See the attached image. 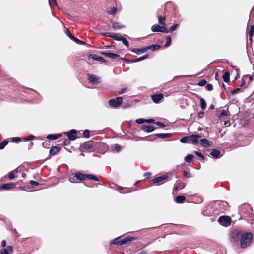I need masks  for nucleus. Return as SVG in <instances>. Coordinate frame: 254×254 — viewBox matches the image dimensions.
I'll return each mask as SVG.
<instances>
[{
	"label": "nucleus",
	"instance_id": "nucleus-62",
	"mask_svg": "<svg viewBox=\"0 0 254 254\" xmlns=\"http://www.w3.org/2000/svg\"><path fill=\"white\" fill-rule=\"evenodd\" d=\"M179 189V187L178 186V184L177 183V182L176 183V184L174 185V187L173 188V190L174 191H177Z\"/></svg>",
	"mask_w": 254,
	"mask_h": 254
},
{
	"label": "nucleus",
	"instance_id": "nucleus-50",
	"mask_svg": "<svg viewBox=\"0 0 254 254\" xmlns=\"http://www.w3.org/2000/svg\"><path fill=\"white\" fill-rule=\"evenodd\" d=\"M119 237L115 238L111 241V244H119V241L118 240Z\"/></svg>",
	"mask_w": 254,
	"mask_h": 254
},
{
	"label": "nucleus",
	"instance_id": "nucleus-8",
	"mask_svg": "<svg viewBox=\"0 0 254 254\" xmlns=\"http://www.w3.org/2000/svg\"><path fill=\"white\" fill-rule=\"evenodd\" d=\"M151 98L154 103L158 104L164 99V95L162 93L154 94L151 96Z\"/></svg>",
	"mask_w": 254,
	"mask_h": 254
},
{
	"label": "nucleus",
	"instance_id": "nucleus-63",
	"mask_svg": "<svg viewBox=\"0 0 254 254\" xmlns=\"http://www.w3.org/2000/svg\"><path fill=\"white\" fill-rule=\"evenodd\" d=\"M72 40L78 44H79L80 42L81 41L80 40H79V39L75 37H74V38L72 39Z\"/></svg>",
	"mask_w": 254,
	"mask_h": 254
},
{
	"label": "nucleus",
	"instance_id": "nucleus-17",
	"mask_svg": "<svg viewBox=\"0 0 254 254\" xmlns=\"http://www.w3.org/2000/svg\"><path fill=\"white\" fill-rule=\"evenodd\" d=\"M14 184L12 183L4 184L0 186V190H8L11 189L14 187Z\"/></svg>",
	"mask_w": 254,
	"mask_h": 254
},
{
	"label": "nucleus",
	"instance_id": "nucleus-61",
	"mask_svg": "<svg viewBox=\"0 0 254 254\" xmlns=\"http://www.w3.org/2000/svg\"><path fill=\"white\" fill-rule=\"evenodd\" d=\"M69 140L68 139H68L64 138V140L63 141V143L64 145H67L69 144Z\"/></svg>",
	"mask_w": 254,
	"mask_h": 254
},
{
	"label": "nucleus",
	"instance_id": "nucleus-55",
	"mask_svg": "<svg viewBox=\"0 0 254 254\" xmlns=\"http://www.w3.org/2000/svg\"><path fill=\"white\" fill-rule=\"evenodd\" d=\"M155 124H156L157 126H158L160 128H163L165 127V125L161 122H156L155 123Z\"/></svg>",
	"mask_w": 254,
	"mask_h": 254
},
{
	"label": "nucleus",
	"instance_id": "nucleus-56",
	"mask_svg": "<svg viewBox=\"0 0 254 254\" xmlns=\"http://www.w3.org/2000/svg\"><path fill=\"white\" fill-rule=\"evenodd\" d=\"M42 146L44 148H48L50 146V142L49 141H45L42 143Z\"/></svg>",
	"mask_w": 254,
	"mask_h": 254
},
{
	"label": "nucleus",
	"instance_id": "nucleus-36",
	"mask_svg": "<svg viewBox=\"0 0 254 254\" xmlns=\"http://www.w3.org/2000/svg\"><path fill=\"white\" fill-rule=\"evenodd\" d=\"M180 141L181 143H190L189 136L183 137L180 139Z\"/></svg>",
	"mask_w": 254,
	"mask_h": 254
},
{
	"label": "nucleus",
	"instance_id": "nucleus-44",
	"mask_svg": "<svg viewBox=\"0 0 254 254\" xmlns=\"http://www.w3.org/2000/svg\"><path fill=\"white\" fill-rule=\"evenodd\" d=\"M66 35L71 39L72 40L74 37L75 36H74L73 35H72V34L71 33V32L69 31V30H68V29H67L66 30V32H65Z\"/></svg>",
	"mask_w": 254,
	"mask_h": 254
},
{
	"label": "nucleus",
	"instance_id": "nucleus-12",
	"mask_svg": "<svg viewBox=\"0 0 254 254\" xmlns=\"http://www.w3.org/2000/svg\"><path fill=\"white\" fill-rule=\"evenodd\" d=\"M101 53L102 55H103L107 57H109L111 59H115L116 58H118L119 57V55H118V54H115L113 53H111V52L102 51L101 52Z\"/></svg>",
	"mask_w": 254,
	"mask_h": 254
},
{
	"label": "nucleus",
	"instance_id": "nucleus-3",
	"mask_svg": "<svg viewBox=\"0 0 254 254\" xmlns=\"http://www.w3.org/2000/svg\"><path fill=\"white\" fill-rule=\"evenodd\" d=\"M123 98L122 97H118L116 99H112L109 101V105L113 108H117L122 103Z\"/></svg>",
	"mask_w": 254,
	"mask_h": 254
},
{
	"label": "nucleus",
	"instance_id": "nucleus-42",
	"mask_svg": "<svg viewBox=\"0 0 254 254\" xmlns=\"http://www.w3.org/2000/svg\"><path fill=\"white\" fill-rule=\"evenodd\" d=\"M122 40H121V41H122L123 44L126 46V47H128L129 46V43H128V42L127 41V40L126 39V38L125 37H123Z\"/></svg>",
	"mask_w": 254,
	"mask_h": 254
},
{
	"label": "nucleus",
	"instance_id": "nucleus-59",
	"mask_svg": "<svg viewBox=\"0 0 254 254\" xmlns=\"http://www.w3.org/2000/svg\"><path fill=\"white\" fill-rule=\"evenodd\" d=\"M84 147L85 148L90 149V148H92L93 147V146H92V144L87 143V144H85L84 145Z\"/></svg>",
	"mask_w": 254,
	"mask_h": 254
},
{
	"label": "nucleus",
	"instance_id": "nucleus-10",
	"mask_svg": "<svg viewBox=\"0 0 254 254\" xmlns=\"http://www.w3.org/2000/svg\"><path fill=\"white\" fill-rule=\"evenodd\" d=\"M167 175H163L155 177L152 180V182L154 184H158L159 185L162 184L164 181L168 179Z\"/></svg>",
	"mask_w": 254,
	"mask_h": 254
},
{
	"label": "nucleus",
	"instance_id": "nucleus-34",
	"mask_svg": "<svg viewBox=\"0 0 254 254\" xmlns=\"http://www.w3.org/2000/svg\"><path fill=\"white\" fill-rule=\"evenodd\" d=\"M123 37L120 36L118 34L113 33L112 38L116 41H121Z\"/></svg>",
	"mask_w": 254,
	"mask_h": 254
},
{
	"label": "nucleus",
	"instance_id": "nucleus-31",
	"mask_svg": "<svg viewBox=\"0 0 254 254\" xmlns=\"http://www.w3.org/2000/svg\"><path fill=\"white\" fill-rule=\"evenodd\" d=\"M166 41L164 45V47H168L170 45V44L171 43V41H172L171 37L170 36L167 35L166 37Z\"/></svg>",
	"mask_w": 254,
	"mask_h": 254
},
{
	"label": "nucleus",
	"instance_id": "nucleus-43",
	"mask_svg": "<svg viewBox=\"0 0 254 254\" xmlns=\"http://www.w3.org/2000/svg\"><path fill=\"white\" fill-rule=\"evenodd\" d=\"M8 178L10 179V180H12V179H13L14 178H15V175H14V171H10L8 173Z\"/></svg>",
	"mask_w": 254,
	"mask_h": 254
},
{
	"label": "nucleus",
	"instance_id": "nucleus-51",
	"mask_svg": "<svg viewBox=\"0 0 254 254\" xmlns=\"http://www.w3.org/2000/svg\"><path fill=\"white\" fill-rule=\"evenodd\" d=\"M206 81L205 79H202L198 82V85L200 86H203L206 84Z\"/></svg>",
	"mask_w": 254,
	"mask_h": 254
},
{
	"label": "nucleus",
	"instance_id": "nucleus-40",
	"mask_svg": "<svg viewBox=\"0 0 254 254\" xmlns=\"http://www.w3.org/2000/svg\"><path fill=\"white\" fill-rule=\"evenodd\" d=\"M177 182V183L179 187V190L182 189L185 187L186 184L185 183H183V182H180L179 181H178Z\"/></svg>",
	"mask_w": 254,
	"mask_h": 254
},
{
	"label": "nucleus",
	"instance_id": "nucleus-24",
	"mask_svg": "<svg viewBox=\"0 0 254 254\" xmlns=\"http://www.w3.org/2000/svg\"><path fill=\"white\" fill-rule=\"evenodd\" d=\"M61 136V134H49L47 135V138L49 140H56Z\"/></svg>",
	"mask_w": 254,
	"mask_h": 254
},
{
	"label": "nucleus",
	"instance_id": "nucleus-26",
	"mask_svg": "<svg viewBox=\"0 0 254 254\" xmlns=\"http://www.w3.org/2000/svg\"><path fill=\"white\" fill-rule=\"evenodd\" d=\"M146 50H151L152 51H155L159 49L160 48V46L157 44H154L148 47H146Z\"/></svg>",
	"mask_w": 254,
	"mask_h": 254
},
{
	"label": "nucleus",
	"instance_id": "nucleus-54",
	"mask_svg": "<svg viewBox=\"0 0 254 254\" xmlns=\"http://www.w3.org/2000/svg\"><path fill=\"white\" fill-rule=\"evenodd\" d=\"M148 56H149L148 54H146V55H143V56H141V57H140L138 58H137V60L138 61V62H139V61H141V60H144V59H146V58H148Z\"/></svg>",
	"mask_w": 254,
	"mask_h": 254
},
{
	"label": "nucleus",
	"instance_id": "nucleus-6",
	"mask_svg": "<svg viewBox=\"0 0 254 254\" xmlns=\"http://www.w3.org/2000/svg\"><path fill=\"white\" fill-rule=\"evenodd\" d=\"M152 31L154 32H160L164 33H168L169 30L164 26H161L158 25H154L152 26Z\"/></svg>",
	"mask_w": 254,
	"mask_h": 254
},
{
	"label": "nucleus",
	"instance_id": "nucleus-48",
	"mask_svg": "<svg viewBox=\"0 0 254 254\" xmlns=\"http://www.w3.org/2000/svg\"><path fill=\"white\" fill-rule=\"evenodd\" d=\"M34 136L33 135H30L24 138V140L29 141L33 140L34 138Z\"/></svg>",
	"mask_w": 254,
	"mask_h": 254
},
{
	"label": "nucleus",
	"instance_id": "nucleus-38",
	"mask_svg": "<svg viewBox=\"0 0 254 254\" xmlns=\"http://www.w3.org/2000/svg\"><path fill=\"white\" fill-rule=\"evenodd\" d=\"M8 143V141L7 140H4L0 143V150L3 149Z\"/></svg>",
	"mask_w": 254,
	"mask_h": 254
},
{
	"label": "nucleus",
	"instance_id": "nucleus-46",
	"mask_svg": "<svg viewBox=\"0 0 254 254\" xmlns=\"http://www.w3.org/2000/svg\"><path fill=\"white\" fill-rule=\"evenodd\" d=\"M243 78H244V80H247L248 78L249 82H250L253 80V77L250 75H245V76H244Z\"/></svg>",
	"mask_w": 254,
	"mask_h": 254
},
{
	"label": "nucleus",
	"instance_id": "nucleus-39",
	"mask_svg": "<svg viewBox=\"0 0 254 254\" xmlns=\"http://www.w3.org/2000/svg\"><path fill=\"white\" fill-rule=\"evenodd\" d=\"M178 26H179V24H173L171 26V27L170 28V29L169 30V31L172 32V31H173L177 29V28L178 27Z\"/></svg>",
	"mask_w": 254,
	"mask_h": 254
},
{
	"label": "nucleus",
	"instance_id": "nucleus-52",
	"mask_svg": "<svg viewBox=\"0 0 254 254\" xmlns=\"http://www.w3.org/2000/svg\"><path fill=\"white\" fill-rule=\"evenodd\" d=\"M206 89L207 91H212L213 90V85L211 84H207L206 86Z\"/></svg>",
	"mask_w": 254,
	"mask_h": 254
},
{
	"label": "nucleus",
	"instance_id": "nucleus-22",
	"mask_svg": "<svg viewBox=\"0 0 254 254\" xmlns=\"http://www.w3.org/2000/svg\"><path fill=\"white\" fill-rule=\"evenodd\" d=\"M131 51L135 53L139 54L141 53H144L146 52L147 50L146 47H143L139 49L133 48L131 50Z\"/></svg>",
	"mask_w": 254,
	"mask_h": 254
},
{
	"label": "nucleus",
	"instance_id": "nucleus-14",
	"mask_svg": "<svg viewBox=\"0 0 254 254\" xmlns=\"http://www.w3.org/2000/svg\"><path fill=\"white\" fill-rule=\"evenodd\" d=\"M141 130L146 132L150 133L154 130V128L150 125H143L141 127Z\"/></svg>",
	"mask_w": 254,
	"mask_h": 254
},
{
	"label": "nucleus",
	"instance_id": "nucleus-16",
	"mask_svg": "<svg viewBox=\"0 0 254 254\" xmlns=\"http://www.w3.org/2000/svg\"><path fill=\"white\" fill-rule=\"evenodd\" d=\"M134 239H135V238L132 237H130V236L126 237V238L119 241V245L125 244L127 242H130Z\"/></svg>",
	"mask_w": 254,
	"mask_h": 254
},
{
	"label": "nucleus",
	"instance_id": "nucleus-25",
	"mask_svg": "<svg viewBox=\"0 0 254 254\" xmlns=\"http://www.w3.org/2000/svg\"><path fill=\"white\" fill-rule=\"evenodd\" d=\"M156 137L160 138H169L171 136V133H158L155 135Z\"/></svg>",
	"mask_w": 254,
	"mask_h": 254
},
{
	"label": "nucleus",
	"instance_id": "nucleus-7",
	"mask_svg": "<svg viewBox=\"0 0 254 254\" xmlns=\"http://www.w3.org/2000/svg\"><path fill=\"white\" fill-rule=\"evenodd\" d=\"M64 133L67 135L69 140L74 141L77 138V131L75 129H72L69 132H65Z\"/></svg>",
	"mask_w": 254,
	"mask_h": 254
},
{
	"label": "nucleus",
	"instance_id": "nucleus-58",
	"mask_svg": "<svg viewBox=\"0 0 254 254\" xmlns=\"http://www.w3.org/2000/svg\"><path fill=\"white\" fill-rule=\"evenodd\" d=\"M102 35H104L105 37H111V38H112V37H113V33L112 34V33H110L109 32H105V33H102Z\"/></svg>",
	"mask_w": 254,
	"mask_h": 254
},
{
	"label": "nucleus",
	"instance_id": "nucleus-27",
	"mask_svg": "<svg viewBox=\"0 0 254 254\" xmlns=\"http://www.w3.org/2000/svg\"><path fill=\"white\" fill-rule=\"evenodd\" d=\"M248 34H249L250 42H252V37L254 34V25H252L251 26L250 29H249V32H248Z\"/></svg>",
	"mask_w": 254,
	"mask_h": 254
},
{
	"label": "nucleus",
	"instance_id": "nucleus-11",
	"mask_svg": "<svg viewBox=\"0 0 254 254\" xmlns=\"http://www.w3.org/2000/svg\"><path fill=\"white\" fill-rule=\"evenodd\" d=\"M13 253V247L11 246H8L6 248L0 250V254H12Z\"/></svg>",
	"mask_w": 254,
	"mask_h": 254
},
{
	"label": "nucleus",
	"instance_id": "nucleus-47",
	"mask_svg": "<svg viewBox=\"0 0 254 254\" xmlns=\"http://www.w3.org/2000/svg\"><path fill=\"white\" fill-rule=\"evenodd\" d=\"M145 121H146V120H145V119H143V118H139V119H137L136 120V122L137 124H143V123H144V122H145Z\"/></svg>",
	"mask_w": 254,
	"mask_h": 254
},
{
	"label": "nucleus",
	"instance_id": "nucleus-53",
	"mask_svg": "<svg viewBox=\"0 0 254 254\" xmlns=\"http://www.w3.org/2000/svg\"><path fill=\"white\" fill-rule=\"evenodd\" d=\"M195 154L198 157L201 158L202 159H205V157L201 153V152H199V151H195Z\"/></svg>",
	"mask_w": 254,
	"mask_h": 254
},
{
	"label": "nucleus",
	"instance_id": "nucleus-64",
	"mask_svg": "<svg viewBox=\"0 0 254 254\" xmlns=\"http://www.w3.org/2000/svg\"><path fill=\"white\" fill-rule=\"evenodd\" d=\"M30 184H31L32 185H35V186H36V185H38L39 184V183L35 181H33V180H31L30 181Z\"/></svg>",
	"mask_w": 254,
	"mask_h": 254
},
{
	"label": "nucleus",
	"instance_id": "nucleus-23",
	"mask_svg": "<svg viewBox=\"0 0 254 254\" xmlns=\"http://www.w3.org/2000/svg\"><path fill=\"white\" fill-rule=\"evenodd\" d=\"M90 56L91 57L90 58L94 60L98 61L101 62H105V60L102 57L98 56L96 55H91Z\"/></svg>",
	"mask_w": 254,
	"mask_h": 254
},
{
	"label": "nucleus",
	"instance_id": "nucleus-41",
	"mask_svg": "<svg viewBox=\"0 0 254 254\" xmlns=\"http://www.w3.org/2000/svg\"><path fill=\"white\" fill-rule=\"evenodd\" d=\"M117 8L116 7H113L110 10H109L108 12L110 15H113L116 13L117 11Z\"/></svg>",
	"mask_w": 254,
	"mask_h": 254
},
{
	"label": "nucleus",
	"instance_id": "nucleus-21",
	"mask_svg": "<svg viewBox=\"0 0 254 254\" xmlns=\"http://www.w3.org/2000/svg\"><path fill=\"white\" fill-rule=\"evenodd\" d=\"M60 150V148L59 147L53 146L50 149L49 153L51 155H54L59 152Z\"/></svg>",
	"mask_w": 254,
	"mask_h": 254
},
{
	"label": "nucleus",
	"instance_id": "nucleus-32",
	"mask_svg": "<svg viewBox=\"0 0 254 254\" xmlns=\"http://www.w3.org/2000/svg\"><path fill=\"white\" fill-rule=\"evenodd\" d=\"M112 27L114 30H117L125 27L123 25H120L119 23L115 22L112 25Z\"/></svg>",
	"mask_w": 254,
	"mask_h": 254
},
{
	"label": "nucleus",
	"instance_id": "nucleus-2",
	"mask_svg": "<svg viewBox=\"0 0 254 254\" xmlns=\"http://www.w3.org/2000/svg\"><path fill=\"white\" fill-rule=\"evenodd\" d=\"M240 241L241 248H245L249 246L253 241V234L251 232L243 233Z\"/></svg>",
	"mask_w": 254,
	"mask_h": 254
},
{
	"label": "nucleus",
	"instance_id": "nucleus-37",
	"mask_svg": "<svg viewBox=\"0 0 254 254\" xmlns=\"http://www.w3.org/2000/svg\"><path fill=\"white\" fill-rule=\"evenodd\" d=\"M165 20V17H163V16H159L158 17V22L160 24H162V25H165V22H164V21Z\"/></svg>",
	"mask_w": 254,
	"mask_h": 254
},
{
	"label": "nucleus",
	"instance_id": "nucleus-33",
	"mask_svg": "<svg viewBox=\"0 0 254 254\" xmlns=\"http://www.w3.org/2000/svg\"><path fill=\"white\" fill-rule=\"evenodd\" d=\"M193 157L194 156L193 155L188 154L185 157V160L188 163H190L192 160Z\"/></svg>",
	"mask_w": 254,
	"mask_h": 254
},
{
	"label": "nucleus",
	"instance_id": "nucleus-19",
	"mask_svg": "<svg viewBox=\"0 0 254 254\" xmlns=\"http://www.w3.org/2000/svg\"><path fill=\"white\" fill-rule=\"evenodd\" d=\"M86 174L80 172L76 173L75 174V177L79 180H84L86 179Z\"/></svg>",
	"mask_w": 254,
	"mask_h": 254
},
{
	"label": "nucleus",
	"instance_id": "nucleus-57",
	"mask_svg": "<svg viewBox=\"0 0 254 254\" xmlns=\"http://www.w3.org/2000/svg\"><path fill=\"white\" fill-rule=\"evenodd\" d=\"M183 175L186 178H190V174L189 172L186 170H184Z\"/></svg>",
	"mask_w": 254,
	"mask_h": 254
},
{
	"label": "nucleus",
	"instance_id": "nucleus-5",
	"mask_svg": "<svg viewBox=\"0 0 254 254\" xmlns=\"http://www.w3.org/2000/svg\"><path fill=\"white\" fill-rule=\"evenodd\" d=\"M88 77L89 82L93 84H96L101 82L100 77L96 75L88 74Z\"/></svg>",
	"mask_w": 254,
	"mask_h": 254
},
{
	"label": "nucleus",
	"instance_id": "nucleus-49",
	"mask_svg": "<svg viewBox=\"0 0 254 254\" xmlns=\"http://www.w3.org/2000/svg\"><path fill=\"white\" fill-rule=\"evenodd\" d=\"M83 136L85 138L89 137L90 131L88 130H85L83 132Z\"/></svg>",
	"mask_w": 254,
	"mask_h": 254
},
{
	"label": "nucleus",
	"instance_id": "nucleus-13",
	"mask_svg": "<svg viewBox=\"0 0 254 254\" xmlns=\"http://www.w3.org/2000/svg\"><path fill=\"white\" fill-rule=\"evenodd\" d=\"M200 138H201V136L199 135H191L189 136L190 143L192 142L195 144L198 143V140Z\"/></svg>",
	"mask_w": 254,
	"mask_h": 254
},
{
	"label": "nucleus",
	"instance_id": "nucleus-9",
	"mask_svg": "<svg viewBox=\"0 0 254 254\" xmlns=\"http://www.w3.org/2000/svg\"><path fill=\"white\" fill-rule=\"evenodd\" d=\"M242 231L238 230H234L231 232V237L235 241H238L240 239L241 235L242 234Z\"/></svg>",
	"mask_w": 254,
	"mask_h": 254
},
{
	"label": "nucleus",
	"instance_id": "nucleus-4",
	"mask_svg": "<svg viewBox=\"0 0 254 254\" xmlns=\"http://www.w3.org/2000/svg\"><path fill=\"white\" fill-rule=\"evenodd\" d=\"M218 221L221 225L224 226H228L231 224V219L228 216H220Z\"/></svg>",
	"mask_w": 254,
	"mask_h": 254
},
{
	"label": "nucleus",
	"instance_id": "nucleus-30",
	"mask_svg": "<svg viewBox=\"0 0 254 254\" xmlns=\"http://www.w3.org/2000/svg\"><path fill=\"white\" fill-rule=\"evenodd\" d=\"M224 82H228L230 80V74L229 72H225L222 76Z\"/></svg>",
	"mask_w": 254,
	"mask_h": 254
},
{
	"label": "nucleus",
	"instance_id": "nucleus-15",
	"mask_svg": "<svg viewBox=\"0 0 254 254\" xmlns=\"http://www.w3.org/2000/svg\"><path fill=\"white\" fill-rule=\"evenodd\" d=\"M210 154L214 158H219L222 156L220 151L216 149H213Z\"/></svg>",
	"mask_w": 254,
	"mask_h": 254
},
{
	"label": "nucleus",
	"instance_id": "nucleus-29",
	"mask_svg": "<svg viewBox=\"0 0 254 254\" xmlns=\"http://www.w3.org/2000/svg\"><path fill=\"white\" fill-rule=\"evenodd\" d=\"M112 149L114 152L117 153L120 151L121 146L118 144H115L112 146Z\"/></svg>",
	"mask_w": 254,
	"mask_h": 254
},
{
	"label": "nucleus",
	"instance_id": "nucleus-20",
	"mask_svg": "<svg viewBox=\"0 0 254 254\" xmlns=\"http://www.w3.org/2000/svg\"><path fill=\"white\" fill-rule=\"evenodd\" d=\"M186 197L185 196L179 195L175 198V201L177 203L180 204L183 203Z\"/></svg>",
	"mask_w": 254,
	"mask_h": 254
},
{
	"label": "nucleus",
	"instance_id": "nucleus-1",
	"mask_svg": "<svg viewBox=\"0 0 254 254\" xmlns=\"http://www.w3.org/2000/svg\"><path fill=\"white\" fill-rule=\"evenodd\" d=\"M239 212L241 217L240 219H242V217H245L246 212H248L247 222L248 223H251L254 219V215L253 214L252 208L248 204H244L239 207Z\"/></svg>",
	"mask_w": 254,
	"mask_h": 254
},
{
	"label": "nucleus",
	"instance_id": "nucleus-45",
	"mask_svg": "<svg viewBox=\"0 0 254 254\" xmlns=\"http://www.w3.org/2000/svg\"><path fill=\"white\" fill-rule=\"evenodd\" d=\"M227 111L225 110H222L221 111L220 115H219V117H222L223 116H225L227 115Z\"/></svg>",
	"mask_w": 254,
	"mask_h": 254
},
{
	"label": "nucleus",
	"instance_id": "nucleus-28",
	"mask_svg": "<svg viewBox=\"0 0 254 254\" xmlns=\"http://www.w3.org/2000/svg\"><path fill=\"white\" fill-rule=\"evenodd\" d=\"M86 178H88L89 180H93L97 182L99 181V178L94 175L87 174H86Z\"/></svg>",
	"mask_w": 254,
	"mask_h": 254
},
{
	"label": "nucleus",
	"instance_id": "nucleus-60",
	"mask_svg": "<svg viewBox=\"0 0 254 254\" xmlns=\"http://www.w3.org/2000/svg\"><path fill=\"white\" fill-rule=\"evenodd\" d=\"M12 140L14 142L18 143L21 141V138L19 137H14L12 138Z\"/></svg>",
	"mask_w": 254,
	"mask_h": 254
},
{
	"label": "nucleus",
	"instance_id": "nucleus-18",
	"mask_svg": "<svg viewBox=\"0 0 254 254\" xmlns=\"http://www.w3.org/2000/svg\"><path fill=\"white\" fill-rule=\"evenodd\" d=\"M212 143V142L209 141L207 139H202L200 140L201 145L203 147H210Z\"/></svg>",
	"mask_w": 254,
	"mask_h": 254
},
{
	"label": "nucleus",
	"instance_id": "nucleus-35",
	"mask_svg": "<svg viewBox=\"0 0 254 254\" xmlns=\"http://www.w3.org/2000/svg\"><path fill=\"white\" fill-rule=\"evenodd\" d=\"M201 108L202 110H204L206 108V103L204 99L201 98L200 100Z\"/></svg>",
	"mask_w": 254,
	"mask_h": 254
}]
</instances>
